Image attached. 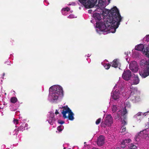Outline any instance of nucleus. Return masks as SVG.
<instances>
[{"mask_svg":"<svg viewBox=\"0 0 149 149\" xmlns=\"http://www.w3.org/2000/svg\"><path fill=\"white\" fill-rule=\"evenodd\" d=\"M108 2L109 3H110V0H108Z\"/></svg>","mask_w":149,"mask_h":149,"instance_id":"nucleus-40","label":"nucleus"},{"mask_svg":"<svg viewBox=\"0 0 149 149\" xmlns=\"http://www.w3.org/2000/svg\"><path fill=\"white\" fill-rule=\"evenodd\" d=\"M97 11L98 10V9H99V10H100V9L99 8H97Z\"/></svg>","mask_w":149,"mask_h":149,"instance_id":"nucleus-41","label":"nucleus"},{"mask_svg":"<svg viewBox=\"0 0 149 149\" xmlns=\"http://www.w3.org/2000/svg\"><path fill=\"white\" fill-rule=\"evenodd\" d=\"M64 10L67 11H69L70 10V8H69L67 7L64 8Z\"/></svg>","mask_w":149,"mask_h":149,"instance_id":"nucleus-34","label":"nucleus"},{"mask_svg":"<svg viewBox=\"0 0 149 149\" xmlns=\"http://www.w3.org/2000/svg\"><path fill=\"white\" fill-rule=\"evenodd\" d=\"M122 132H124L126 130V127L125 126H122L121 127Z\"/></svg>","mask_w":149,"mask_h":149,"instance_id":"nucleus-28","label":"nucleus"},{"mask_svg":"<svg viewBox=\"0 0 149 149\" xmlns=\"http://www.w3.org/2000/svg\"><path fill=\"white\" fill-rule=\"evenodd\" d=\"M58 96H60L59 95L56 93H55L53 92H52V97L54 100H57L58 98Z\"/></svg>","mask_w":149,"mask_h":149,"instance_id":"nucleus-17","label":"nucleus"},{"mask_svg":"<svg viewBox=\"0 0 149 149\" xmlns=\"http://www.w3.org/2000/svg\"><path fill=\"white\" fill-rule=\"evenodd\" d=\"M63 128L64 127L63 125H60L57 127V129L58 131L60 132L62 131Z\"/></svg>","mask_w":149,"mask_h":149,"instance_id":"nucleus-22","label":"nucleus"},{"mask_svg":"<svg viewBox=\"0 0 149 149\" xmlns=\"http://www.w3.org/2000/svg\"><path fill=\"white\" fill-rule=\"evenodd\" d=\"M111 65L109 63H108L107 64H106L104 66V67L107 70H108L109 69L111 66Z\"/></svg>","mask_w":149,"mask_h":149,"instance_id":"nucleus-24","label":"nucleus"},{"mask_svg":"<svg viewBox=\"0 0 149 149\" xmlns=\"http://www.w3.org/2000/svg\"><path fill=\"white\" fill-rule=\"evenodd\" d=\"M24 129V127L23 126H21L19 127L17 129L18 131H23Z\"/></svg>","mask_w":149,"mask_h":149,"instance_id":"nucleus-29","label":"nucleus"},{"mask_svg":"<svg viewBox=\"0 0 149 149\" xmlns=\"http://www.w3.org/2000/svg\"><path fill=\"white\" fill-rule=\"evenodd\" d=\"M110 11L109 17L106 19L103 22H97L96 26L101 31L114 33L120 25L122 18L116 7H113Z\"/></svg>","mask_w":149,"mask_h":149,"instance_id":"nucleus-1","label":"nucleus"},{"mask_svg":"<svg viewBox=\"0 0 149 149\" xmlns=\"http://www.w3.org/2000/svg\"><path fill=\"white\" fill-rule=\"evenodd\" d=\"M112 66L115 68H117L119 65V63L118 61L116 59L114 60L112 63Z\"/></svg>","mask_w":149,"mask_h":149,"instance_id":"nucleus-15","label":"nucleus"},{"mask_svg":"<svg viewBox=\"0 0 149 149\" xmlns=\"http://www.w3.org/2000/svg\"><path fill=\"white\" fill-rule=\"evenodd\" d=\"M49 91L59 95L60 97L63 96V88L60 86L57 85L52 86L50 88Z\"/></svg>","mask_w":149,"mask_h":149,"instance_id":"nucleus-5","label":"nucleus"},{"mask_svg":"<svg viewBox=\"0 0 149 149\" xmlns=\"http://www.w3.org/2000/svg\"><path fill=\"white\" fill-rule=\"evenodd\" d=\"M144 53L146 56L149 58V46L144 50ZM146 68L143 69L142 71H139V74L142 78H145L149 75V59L146 61L145 63Z\"/></svg>","mask_w":149,"mask_h":149,"instance_id":"nucleus-2","label":"nucleus"},{"mask_svg":"<svg viewBox=\"0 0 149 149\" xmlns=\"http://www.w3.org/2000/svg\"><path fill=\"white\" fill-rule=\"evenodd\" d=\"M143 48L144 45L142 44L139 45L138 46H136L135 47V49L136 50L140 51L143 50Z\"/></svg>","mask_w":149,"mask_h":149,"instance_id":"nucleus-16","label":"nucleus"},{"mask_svg":"<svg viewBox=\"0 0 149 149\" xmlns=\"http://www.w3.org/2000/svg\"><path fill=\"white\" fill-rule=\"evenodd\" d=\"M127 113V109H126V107H125L123 109V111L122 112L121 115L122 116H125Z\"/></svg>","mask_w":149,"mask_h":149,"instance_id":"nucleus-20","label":"nucleus"},{"mask_svg":"<svg viewBox=\"0 0 149 149\" xmlns=\"http://www.w3.org/2000/svg\"><path fill=\"white\" fill-rule=\"evenodd\" d=\"M59 112L58 111V110H56L55 111V114L56 115L58 114H59Z\"/></svg>","mask_w":149,"mask_h":149,"instance_id":"nucleus-36","label":"nucleus"},{"mask_svg":"<svg viewBox=\"0 0 149 149\" xmlns=\"http://www.w3.org/2000/svg\"><path fill=\"white\" fill-rule=\"evenodd\" d=\"M3 76H4V75L5 74H4V73H3Z\"/></svg>","mask_w":149,"mask_h":149,"instance_id":"nucleus-43","label":"nucleus"},{"mask_svg":"<svg viewBox=\"0 0 149 149\" xmlns=\"http://www.w3.org/2000/svg\"><path fill=\"white\" fill-rule=\"evenodd\" d=\"M88 13H91L90 11L89 10L88 11Z\"/></svg>","mask_w":149,"mask_h":149,"instance_id":"nucleus-42","label":"nucleus"},{"mask_svg":"<svg viewBox=\"0 0 149 149\" xmlns=\"http://www.w3.org/2000/svg\"><path fill=\"white\" fill-rule=\"evenodd\" d=\"M142 114V112H139L137 114L134 116V117L136 119L138 118V117L141 116Z\"/></svg>","mask_w":149,"mask_h":149,"instance_id":"nucleus-23","label":"nucleus"},{"mask_svg":"<svg viewBox=\"0 0 149 149\" xmlns=\"http://www.w3.org/2000/svg\"><path fill=\"white\" fill-rule=\"evenodd\" d=\"M10 100L11 103L15 104L17 101V99L15 97H13L11 98Z\"/></svg>","mask_w":149,"mask_h":149,"instance_id":"nucleus-19","label":"nucleus"},{"mask_svg":"<svg viewBox=\"0 0 149 149\" xmlns=\"http://www.w3.org/2000/svg\"><path fill=\"white\" fill-rule=\"evenodd\" d=\"M131 141V140L130 139H125V140L123 141L122 142V144L125 145H127L126 144L127 143L130 142Z\"/></svg>","mask_w":149,"mask_h":149,"instance_id":"nucleus-18","label":"nucleus"},{"mask_svg":"<svg viewBox=\"0 0 149 149\" xmlns=\"http://www.w3.org/2000/svg\"><path fill=\"white\" fill-rule=\"evenodd\" d=\"M92 149H98L97 148H93Z\"/></svg>","mask_w":149,"mask_h":149,"instance_id":"nucleus-39","label":"nucleus"},{"mask_svg":"<svg viewBox=\"0 0 149 149\" xmlns=\"http://www.w3.org/2000/svg\"><path fill=\"white\" fill-rule=\"evenodd\" d=\"M10 42H11L13 43V42H14V40H12L11 39H10Z\"/></svg>","mask_w":149,"mask_h":149,"instance_id":"nucleus-37","label":"nucleus"},{"mask_svg":"<svg viewBox=\"0 0 149 149\" xmlns=\"http://www.w3.org/2000/svg\"><path fill=\"white\" fill-rule=\"evenodd\" d=\"M149 112V111H148V112Z\"/></svg>","mask_w":149,"mask_h":149,"instance_id":"nucleus-46","label":"nucleus"},{"mask_svg":"<svg viewBox=\"0 0 149 149\" xmlns=\"http://www.w3.org/2000/svg\"><path fill=\"white\" fill-rule=\"evenodd\" d=\"M105 138L103 135H100L97 138V144L100 146H101L104 143Z\"/></svg>","mask_w":149,"mask_h":149,"instance_id":"nucleus-11","label":"nucleus"},{"mask_svg":"<svg viewBox=\"0 0 149 149\" xmlns=\"http://www.w3.org/2000/svg\"><path fill=\"white\" fill-rule=\"evenodd\" d=\"M117 107L116 106H113L112 108V111L114 113L117 110Z\"/></svg>","mask_w":149,"mask_h":149,"instance_id":"nucleus-27","label":"nucleus"},{"mask_svg":"<svg viewBox=\"0 0 149 149\" xmlns=\"http://www.w3.org/2000/svg\"><path fill=\"white\" fill-rule=\"evenodd\" d=\"M104 11L103 10L102 11V14H103L104 15L105 14H106L108 12V11L106 9L104 10Z\"/></svg>","mask_w":149,"mask_h":149,"instance_id":"nucleus-33","label":"nucleus"},{"mask_svg":"<svg viewBox=\"0 0 149 149\" xmlns=\"http://www.w3.org/2000/svg\"><path fill=\"white\" fill-rule=\"evenodd\" d=\"M122 125H123L122 126H125V125L127 124V122H126L125 120H123L122 122Z\"/></svg>","mask_w":149,"mask_h":149,"instance_id":"nucleus-31","label":"nucleus"},{"mask_svg":"<svg viewBox=\"0 0 149 149\" xmlns=\"http://www.w3.org/2000/svg\"><path fill=\"white\" fill-rule=\"evenodd\" d=\"M148 126H149V124H148Z\"/></svg>","mask_w":149,"mask_h":149,"instance_id":"nucleus-44","label":"nucleus"},{"mask_svg":"<svg viewBox=\"0 0 149 149\" xmlns=\"http://www.w3.org/2000/svg\"><path fill=\"white\" fill-rule=\"evenodd\" d=\"M58 123L60 124H63L65 122L63 121L59 120Z\"/></svg>","mask_w":149,"mask_h":149,"instance_id":"nucleus-32","label":"nucleus"},{"mask_svg":"<svg viewBox=\"0 0 149 149\" xmlns=\"http://www.w3.org/2000/svg\"><path fill=\"white\" fill-rule=\"evenodd\" d=\"M134 89L135 91L136 92L137 91V88H134Z\"/></svg>","mask_w":149,"mask_h":149,"instance_id":"nucleus-38","label":"nucleus"},{"mask_svg":"<svg viewBox=\"0 0 149 149\" xmlns=\"http://www.w3.org/2000/svg\"><path fill=\"white\" fill-rule=\"evenodd\" d=\"M61 113L64 118H68L70 120H73L74 118V113L67 106H64L63 108Z\"/></svg>","mask_w":149,"mask_h":149,"instance_id":"nucleus-3","label":"nucleus"},{"mask_svg":"<svg viewBox=\"0 0 149 149\" xmlns=\"http://www.w3.org/2000/svg\"><path fill=\"white\" fill-rule=\"evenodd\" d=\"M93 16L94 19L98 21L100 20L101 19V15L98 13H95L93 15Z\"/></svg>","mask_w":149,"mask_h":149,"instance_id":"nucleus-14","label":"nucleus"},{"mask_svg":"<svg viewBox=\"0 0 149 149\" xmlns=\"http://www.w3.org/2000/svg\"><path fill=\"white\" fill-rule=\"evenodd\" d=\"M132 93V92H131V93Z\"/></svg>","mask_w":149,"mask_h":149,"instance_id":"nucleus-45","label":"nucleus"},{"mask_svg":"<svg viewBox=\"0 0 149 149\" xmlns=\"http://www.w3.org/2000/svg\"><path fill=\"white\" fill-rule=\"evenodd\" d=\"M113 119L110 114L108 115L105 119L104 121H102L101 124L102 127H105L106 126H110L113 123Z\"/></svg>","mask_w":149,"mask_h":149,"instance_id":"nucleus-4","label":"nucleus"},{"mask_svg":"<svg viewBox=\"0 0 149 149\" xmlns=\"http://www.w3.org/2000/svg\"><path fill=\"white\" fill-rule=\"evenodd\" d=\"M81 3H86L88 5H92L94 6L97 2V0H79ZM102 0H98V3L102 2Z\"/></svg>","mask_w":149,"mask_h":149,"instance_id":"nucleus-9","label":"nucleus"},{"mask_svg":"<svg viewBox=\"0 0 149 149\" xmlns=\"http://www.w3.org/2000/svg\"><path fill=\"white\" fill-rule=\"evenodd\" d=\"M47 120L48 122L51 125H53V123L55 121V119L54 118V114L52 112H50V114L48 115V116L47 118Z\"/></svg>","mask_w":149,"mask_h":149,"instance_id":"nucleus-10","label":"nucleus"},{"mask_svg":"<svg viewBox=\"0 0 149 149\" xmlns=\"http://www.w3.org/2000/svg\"><path fill=\"white\" fill-rule=\"evenodd\" d=\"M101 118H100L97 119L95 122V123L96 125H97L99 124L100 122H101Z\"/></svg>","mask_w":149,"mask_h":149,"instance_id":"nucleus-26","label":"nucleus"},{"mask_svg":"<svg viewBox=\"0 0 149 149\" xmlns=\"http://www.w3.org/2000/svg\"><path fill=\"white\" fill-rule=\"evenodd\" d=\"M137 137L138 138L140 137L146 139H148L149 138V134L146 130H143L138 134V136Z\"/></svg>","mask_w":149,"mask_h":149,"instance_id":"nucleus-8","label":"nucleus"},{"mask_svg":"<svg viewBox=\"0 0 149 149\" xmlns=\"http://www.w3.org/2000/svg\"><path fill=\"white\" fill-rule=\"evenodd\" d=\"M120 115L119 113H117L115 115V119H120Z\"/></svg>","mask_w":149,"mask_h":149,"instance_id":"nucleus-25","label":"nucleus"},{"mask_svg":"<svg viewBox=\"0 0 149 149\" xmlns=\"http://www.w3.org/2000/svg\"><path fill=\"white\" fill-rule=\"evenodd\" d=\"M129 68L130 70L134 73L137 72L139 70L137 63L134 61H132L130 63L129 65Z\"/></svg>","mask_w":149,"mask_h":149,"instance_id":"nucleus-7","label":"nucleus"},{"mask_svg":"<svg viewBox=\"0 0 149 149\" xmlns=\"http://www.w3.org/2000/svg\"><path fill=\"white\" fill-rule=\"evenodd\" d=\"M132 77V72L129 70L124 71L122 76L123 78L126 81L130 80Z\"/></svg>","mask_w":149,"mask_h":149,"instance_id":"nucleus-6","label":"nucleus"},{"mask_svg":"<svg viewBox=\"0 0 149 149\" xmlns=\"http://www.w3.org/2000/svg\"><path fill=\"white\" fill-rule=\"evenodd\" d=\"M139 81L140 80L138 76L137 75H134L133 84L134 85H136L139 83Z\"/></svg>","mask_w":149,"mask_h":149,"instance_id":"nucleus-13","label":"nucleus"},{"mask_svg":"<svg viewBox=\"0 0 149 149\" xmlns=\"http://www.w3.org/2000/svg\"><path fill=\"white\" fill-rule=\"evenodd\" d=\"M13 122L15 124H18V120L14 119Z\"/></svg>","mask_w":149,"mask_h":149,"instance_id":"nucleus-30","label":"nucleus"},{"mask_svg":"<svg viewBox=\"0 0 149 149\" xmlns=\"http://www.w3.org/2000/svg\"><path fill=\"white\" fill-rule=\"evenodd\" d=\"M128 147L130 149H135L136 148V146L133 143H131L129 145Z\"/></svg>","mask_w":149,"mask_h":149,"instance_id":"nucleus-21","label":"nucleus"},{"mask_svg":"<svg viewBox=\"0 0 149 149\" xmlns=\"http://www.w3.org/2000/svg\"><path fill=\"white\" fill-rule=\"evenodd\" d=\"M120 95V92L116 91L113 92L111 95V98L114 100H116L119 98Z\"/></svg>","mask_w":149,"mask_h":149,"instance_id":"nucleus-12","label":"nucleus"},{"mask_svg":"<svg viewBox=\"0 0 149 149\" xmlns=\"http://www.w3.org/2000/svg\"><path fill=\"white\" fill-rule=\"evenodd\" d=\"M146 39L148 41H149V35L147 36Z\"/></svg>","mask_w":149,"mask_h":149,"instance_id":"nucleus-35","label":"nucleus"}]
</instances>
